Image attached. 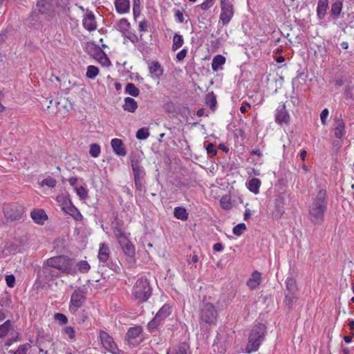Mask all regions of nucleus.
Returning a JSON list of instances; mask_svg holds the SVG:
<instances>
[{"label": "nucleus", "instance_id": "1", "mask_svg": "<svg viewBox=\"0 0 354 354\" xmlns=\"http://www.w3.org/2000/svg\"><path fill=\"white\" fill-rule=\"evenodd\" d=\"M327 203L326 190L320 189L309 207L310 218L313 223L319 224L324 221Z\"/></svg>", "mask_w": 354, "mask_h": 354}, {"label": "nucleus", "instance_id": "2", "mask_svg": "<svg viewBox=\"0 0 354 354\" xmlns=\"http://www.w3.org/2000/svg\"><path fill=\"white\" fill-rule=\"evenodd\" d=\"M46 263L62 274L75 275L76 274L75 261L65 255L53 257L46 260Z\"/></svg>", "mask_w": 354, "mask_h": 354}, {"label": "nucleus", "instance_id": "3", "mask_svg": "<svg viewBox=\"0 0 354 354\" xmlns=\"http://www.w3.org/2000/svg\"><path fill=\"white\" fill-rule=\"evenodd\" d=\"M266 326L263 324H255L249 335L246 353H251L257 351L265 339Z\"/></svg>", "mask_w": 354, "mask_h": 354}, {"label": "nucleus", "instance_id": "4", "mask_svg": "<svg viewBox=\"0 0 354 354\" xmlns=\"http://www.w3.org/2000/svg\"><path fill=\"white\" fill-rule=\"evenodd\" d=\"M130 158L136 188L137 190L142 192L145 189L146 184V172L142 166V158L137 155H131Z\"/></svg>", "mask_w": 354, "mask_h": 354}, {"label": "nucleus", "instance_id": "5", "mask_svg": "<svg viewBox=\"0 0 354 354\" xmlns=\"http://www.w3.org/2000/svg\"><path fill=\"white\" fill-rule=\"evenodd\" d=\"M199 317L201 323L215 326L217 322L218 310L214 304L203 302L200 306Z\"/></svg>", "mask_w": 354, "mask_h": 354}, {"label": "nucleus", "instance_id": "6", "mask_svg": "<svg viewBox=\"0 0 354 354\" xmlns=\"http://www.w3.org/2000/svg\"><path fill=\"white\" fill-rule=\"evenodd\" d=\"M132 294L140 302H145L151 295V288L147 278L138 279L132 289Z\"/></svg>", "mask_w": 354, "mask_h": 354}, {"label": "nucleus", "instance_id": "7", "mask_svg": "<svg viewBox=\"0 0 354 354\" xmlns=\"http://www.w3.org/2000/svg\"><path fill=\"white\" fill-rule=\"evenodd\" d=\"M86 297V289L84 287L77 288L71 296L69 310L75 313L82 307Z\"/></svg>", "mask_w": 354, "mask_h": 354}, {"label": "nucleus", "instance_id": "8", "mask_svg": "<svg viewBox=\"0 0 354 354\" xmlns=\"http://www.w3.org/2000/svg\"><path fill=\"white\" fill-rule=\"evenodd\" d=\"M57 201L60 203L62 209L64 212L71 215L76 221H81L82 219V215L78 209L73 205L69 197L59 196Z\"/></svg>", "mask_w": 354, "mask_h": 354}, {"label": "nucleus", "instance_id": "9", "mask_svg": "<svg viewBox=\"0 0 354 354\" xmlns=\"http://www.w3.org/2000/svg\"><path fill=\"white\" fill-rule=\"evenodd\" d=\"M97 257L102 266H106L114 271L119 268L116 264L110 260V250L104 243L100 244Z\"/></svg>", "mask_w": 354, "mask_h": 354}, {"label": "nucleus", "instance_id": "10", "mask_svg": "<svg viewBox=\"0 0 354 354\" xmlns=\"http://www.w3.org/2000/svg\"><path fill=\"white\" fill-rule=\"evenodd\" d=\"M234 16L232 0H221V14L219 19L223 25H227Z\"/></svg>", "mask_w": 354, "mask_h": 354}, {"label": "nucleus", "instance_id": "11", "mask_svg": "<svg viewBox=\"0 0 354 354\" xmlns=\"http://www.w3.org/2000/svg\"><path fill=\"white\" fill-rule=\"evenodd\" d=\"M99 337L102 345L106 351L113 354H118L120 353V350L113 341V337L106 332L100 331Z\"/></svg>", "mask_w": 354, "mask_h": 354}, {"label": "nucleus", "instance_id": "12", "mask_svg": "<svg viewBox=\"0 0 354 354\" xmlns=\"http://www.w3.org/2000/svg\"><path fill=\"white\" fill-rule=\"evenodd\" d=\"M290 119V116L286 110L285 104H280L276 109L275 122L281 125L283 124H288Z\"/></svg>", "mask_w": 354, "mask_h": 354}, {"label": "nucleus", "instance_id": "13", "mask_svg": "<svg viewBox=\"0 0 354 354\" xmlns=\"http://www.w3.org/2000/svg\"><path fill=\"white\" fill-rule=\"evenodd\" d=\"M83 27L88 31H93L97 28V22L94 13L89 10H86V15L82 19Z\"/></svg>", "mask_w": 354, "mask_h": 354}, {"label": "nucleus", "instance_id": "14", "mask_svg": "<svg viewBox=\"0 0 354 354\" xmlns=\"http://www.w3.org/2000/svg\"><path fill=\"white\" fill-rule=\"evenodd\" d=\"M167 354H191V350L187 343L181 342L174 347L168 348Z\"/></svg>", "mask_w": 354, "mask_h": 354}, {"label": "nucleus", "instance_id": "15", "mask_svg": "<svg viewBox=\"0 0 354 354\" xmlns=\"http://www.w3.org/2000/svg\"><path fill=\"white\" fill-rule=\"evenodd\" d=\"M42 276L47 281H50L61 277V274L59 271L46 263L43 266Z\"/></svg>", "mask_w": 354, "mask_h": 354}, {"label": "nucleus", "instance_id": "16", "mask_svg": "<svg viewBox=\"0 0 354 354\" xmlns=\"http://www.w3.org/2000/svg\"><path fill=\"white\" fill-rule=\"evenodd\" d=\"M111 145L115 155L121 157H124L127 155V151L121 139H112L111 141Z\"/></svg>", "mask_w": 354, "mask_h": 354}, {"label": "nucleus", "instance_id": "17", "mask_svg": "<svg viewBox=\"0 0 354 354\" xmlns=\"http://www.w3.org/2000/svg\"><path fill=\"white\" fill-rule=\"evenodd\" d=\"M30 217L38 225H44L48 220V216L42 209H33L30 212Z\"/></svg>", "mask_w": 354, "mask_h": 354}, {"label": "nucleus", "instance_id": "18", "mask_svg": "<svg viewBox=\"0 0 354 354\" xmlns=\"http://www.w3.org/2000/svg\"><path fill=\"white\" fill-rule=\"evenodd\" d=\"M286 286L287 290L290 292L286 295V301H287L289 300V302H291L294 298V293L297 290L296 280L292 277H287L286 280Z\"/></svg>", "mask_w": 354, "mask_h": 354}, {"label": "nucleus", "instance_id": "19", "mask_svg": "<svg viewBox=\"0 0 354 354\" xmlns=\"http://www.w3.org/2000/svg\"><path fill=\"white\" fill-rule=\"evenodd\" d=\"M261 281V274L259 272L255 270L252 273L246 283L250 289L254 290L258 288Z\"/></svg>", "mask_w": 354, "mask_h": 354}, {"label": "nucleus", "instance_id": "20", "mask_svg": "<svg viewBox=\"0 0 354 354\" xmlns=\"http://www.w3.org/2000/svg\"><path fill=\"white\" fill-rule=\"evenodd\" d=\"M113 232L120 245L130 241L129 240V234L124 232L118 225L113 226Z\"/></svg>", "mask_w": 354, "mask_h": 354}, {"label": "nucleus", "instance_id": "21", "mask_svg": "<svg viewBox=\"0 0 354 354\" xmlns=\"http://www.w3.org/2000/svg\"><path fill=\"white\" fill-rule=\"evenodd\" d=\"M333 130L335 136L337 138L341 139L345 135V124L341 118L335 120Z\"/></svg>", "mask_w": 354, "mask_h": 354}, {"label": "nucleus", "instance_id": "22", "mask_svg": "<svg viewBox=\"0 0 354 354\" xmlns=\"http://www.w3.org/2000/svg\"><path fill=\"white\" fill-rule=\"evenodd\" d=\"M285 199L282 196H279L275 199V209L273 215L276 218H280L284 214Z\"/></svg>", "mask_w": 354, "mask_h": 354}, {"label": "nucleus", "instance_id": "23", "mask_svg": "<svg viewBox=\"0 0 354 354\" xmlns=\"http://www.w3.org/2000/svg\"><path fill=\"white\" fill-rule=\"evenodd\" d=\"M115 7L116 11L120 14H124L129 12L130 1L129 0H115Z\"/></svg>", "mask_w": 354, "mask_h": 354}, {"label": "nucleus", "instance_id": "24", "mask_svg": "<svg viewBox=\"0 0 354 354\" xmlns=\"http://www.w3.org/2000/svg\"><path fill=\"white\" fill-rule=\"evenodd\" d=\"M328 7V0H318L317 15L319 19H323L324 18Z\"/></svg>", "mask_w": 354, "mask_h": 354}, {"label": "nucleus", "instance_id": "25", "mask_svg": "<svg viewBox=\"0 0 354 354\" xmlns=\"http://www.w3.org/2000/svg\"><path fill=\"white\" fill-rule=\"evenodd\" d=\"M122 107L124 111L134 113L138 109V103L133 98L127 97L124 98V103Z\"/></svg>", "mask_w": 354, "mask_h": 354}, {"label": "nucleus", "instance_id": "26", "mask_svg": "<svg viewBox=\"0 0 354 354\" xmlns=\"http://www.w3.org/2000/svg\"><path fill=\"white\" fill-rule=\"evenodd\" d=\"M36 9L41 14L49 15L51 12V6L48 2L40 0L36 4Z\"/></svg>", "mask_w": 354, "mask_h": 354}, {"label": "nucleus", "instance_id": "27", "mask_svg": "<svg viewBox=\"0 0 354 354\" xmlns=\"http://www.w3.org/2000/svg\"><path fill=\"white\" fill-rule=\"evenodd\" d=\"M342 1L340 0H337L331 5V8L330 10V15H332L334 18L337 19L342 12Z\"/></svg>", "mask_w": 354, "mask_h": 354}, {"label": "nucleus", "instance_id": "28", "mask_svg": "<svg viewBox=\"0 0 354 354\" xmlns=\"http://www.w3.org/2000/svg\"><path fill=\"white\" fill-rule=\"evenodd\" d=\"M261 180L259 178H252L247 183L248 189L254 194L259 192V187L261 186Z\"/></svg>", "mask_w": 354, "mask_h": 354}, {"label": "nucleus", "instance_id": "29", "mask_svg": "<svg viewBox=\"0 0 354 354\" xmlns=\"http://www.w3.org/2000/svg\"><path fill=\"white\" fill-rule=\"evenodd\" d=\"M142 331V328L140 326H136L133 327H131L127 334L126 337L130 341L136 339L139 337V335L141 334Z\"/></svg>", "mask_w": 354, "mask_h": 354}, {"label": "nucleus", "instance_id": "30", "mask_svg": "<svg viewBox=\"0 0 354 354\" xmlns=\"http://www.w3.org/2000/svg\"><path fill=\"white\" fill-rule=\"evenodd\" d=\"M171 313V307L168 304H164L160 309L158 311L156 317L160 320L163 321Z\"/></svg>", "mask_w": 354, "mask_h": 354}, {"label": "nucleus", "instance_id": "31", "mask_svg": "<svg viewBox=\"0 0 354 354\" xmlns=\"http://www.w3.org/2000/svg\"><path fill=\"white\" fill-rule=\"evenodd\" d=\"M225 63V58L221 55H216L212 62V68L214 71H217L222 65Z\"/></svg>", "mask_w": 354, "mask_h": 354}, {"label": "nucleus", "instance_id": "32", "mask_svg": "<svg viewBox=\"0 0 354 354\" xmlns=\"http://www.w3.org/2000/svg\"><path fill=\"white\" fill-rule=\"evenodd\" d=\"M13 329L12 323L10 320H6L3 324H0V337H6L9 332Z\"/></svg>", "mask_w": 354, "mask_h": 354}, {"label": "nucleus", "instance_id": "33", "mask_svg": "<svg viewBox=\"0 0 354 354\" xmlns=\"http://www.w3.org/2000/svg\"><path fill=\"white\" fill-rule=\"evenodd\" d=\"M149 72L153 74L156 78L158 79L162 75V70L161 66L158 62H153L149 67Z\"/></svg>", "mask_w": 354, "mask_h": 354}, {"label": "nucleus", "instance_id": "34", "mask_svg": "<svg viewBox=\"0 0 354 354\" xmlns=\"http://www.w3.org/2000/svg\"><path fill=\"white\" fill-rule=\"evenodd\" d=\"M174 215L177 219L186 221L188 218V213L187 210L182 207H176L174 210Z\"/></svg>", "mask_w": 354, "mask_h": 354}, {"label": "nucleus", "instance_id": "35", "mask_svg": "<svg viewBox=\"0 0 354 354\" xmlns=\"http://www.w3.org/2000/svg\"><path fill=\"white\" fill-rule=\"evenodd\" d=\"M171 49L173 51L177 50L184 44V39L181 35L175 33L173 37Z\"/></svg>", "mask_w": 354, "mask_h": 354}, {"label": "nucleus", "instance_id": "36", "mask_svg": "<svg viewBox=\"0 0 354 354\" xmlns=\"http://www.w3.org/2000/svg\"><path fill=\"white\" fill-rule=\"evenodd\" d=\"M205 103L212 110H215L217 102L216 95L213 92H211L207 95Z\"/></svg>", "mask_w": 354, "mask_h": 354}, {"label": "nucleus", "instance_id": "37", "mask_svg": "<svg viewBox=\"0 0 354 354\" xmlns=\"http://www.w3.org/2000/svg\"><path fill=\"white\" fill-rule=\"evenodd\" d=\"M75 266H76V273L77 272V271H79L82 273H86L91 269V266H90L89 263L86 261H84V260L80 261L77 263H75Z\"/></svg>", "mask_w": 354, "mask_h": 354}, {"label": "nucleus", "instance_id": "38", "mask_svg": "<svg viewBox=\"0 0 354 354\" xmlns=\"http://www.w3.org/2000/svg\"><path fill=\"white\" fill-rule=\"evenodd\" d=\"M97 60L103 66H109L111 63L107 55L101 50H98Z\"/></svg>", "mask_w": 354, "mask_h": 354}, {"label": "nucleus", "instance_id": "39", "mask_svg": "<svg viewBox=\"0 0 354 354\" xmlns=\"http://www.w3.org/2000/svg\"><path fill=\"white\" fill-rule=\"evenodd\" d=\"M125 93L133 96L138 97L140 94L139 89L133 83H127L125 86Z\"/></svg>", "mask_w": 354, "mask_h": 354}, {"label": "nucleus", "instance_id": "40", "mask_svg": "<svg viewBox=\"0 0 354 354\" xmlns=\"http://www.w3.org/2000/svg\"><path fill=\"white\" fill-rule=\"evenodd\" d=\"M162 322L161 320H160L158 317L156 316L153 317V319H151L148 324H147V330L150 333H153L156 331L158 326H160V323Z\"/></svg>", "mask_w": 354, "mask_h": 354}, {"label": "nucleus", "instance_id": "41", "mask_svg": "<svg viewBox=\"0 0 354 354\" xmlns=\"http://www.w3.org/2000/svg\"><path fill=\"white\" fill-rule=\"evenodd\" d=\"M123 252L129 257H133L135 254V248L133 245L130 242H127L120 245Z\"/></svg>", "mask_w": 354, "mask_h": 354}, {"label": "nucleus", "instance_id": "42", "mask_svg": "<svg viewBox=\"0 0 354 354\" xmlns=\"http://www.w3.org/2000/svg\"><path fill=\"white\" fill-rule=\"evenodd\" d=\"M99 74V69L97 66L90 65L87 66L86 76L89 79H95Z\"/></svg>", "mask_w": 354, "mask_h": 354}, {"label": "nucleus", "instance_id": "43", "mask_svg": "<svg viewBox=\"0 0 354 354\" xmlns=\"http://www.w3.org/2000/svg\"><path fill=\"white\" fill-rule=\"evenodd\" d=\"M118 30L120 31L122 33H125L128 31V29L129 28L130 24L129 23L128 20L127 19H121L118 22Z\"/></svg>", "mask_w": 354, "mask_h": 354}, {"label": "nucleus", "instance_id": "44", "mask_svg": "<svg viewBox=\"0 0 354 354\" xmlns=\"http://www.w3.org/2000/svg\"><path fill=\"white\" fill-rule=\"evenodd\" d=\"M101 153V148L98 144H91L89 149V154L93 158H97Z\"/></svg>", "mask_w": 354, "mask_h": 354}, {"label": "nucleus", "instance_id": "45", "mask_svg": "<svg viewBox=\"0 0 354 354\" xmlns=\"http://www.w3.org/2000/svg\"><path fill=\"white\" fill-rule=\"evenodd\" d=\"M62 333L64 335H66L69 339L73 340L75 339V331L74 328L72 326H66L63 328Z\"/></svg>", "mask_w": 354, "mask_h": 354}, {"label": "nucleus", "instance_id": "46", "mask_svg": "<svg viewBox=\"0 0 354 354\" xmlns=\"http://www.w3.org/2000/svg\"><path fill=\"white\" fill-rule=\"evenodd\" d=\"M77 195L83 200L86 199L88 197V190L84 187L81 186L79 187H75Z\"/></svg>", "mask_w": 354, "mask_h": 354}, {"label": "nucleus", "instance_id": "47", "mask_svg": "<svg viewBox=\"0 0 354 354\" xmlns=\"http://www.w3.org/2000/svg\"><path fill=\"white\" fill-rule=\"evenodd\" d=\"M57 181L52 177H48L42 180L41 185L42 186H47L50 188H53L56 186Z\"/></svg>", "mask_w": 354, "mask_h": 354}, {"label": "nucleus", "instance_id": "48", "mask_svg": "<svg viewBox=\"0 0 354 354\" xmlns=\"http://www.w3.org/2000/svg\"><path fill=\"white\" fill-rule=\"evenodd\" d=\"M149 136L148 129L145 128L139 129L136 132V138L138 140H145Z\"/></svg>", "mask_w": 354, "mask_h": 354}, {"label": "nucleus", "instance_id": "49", "mask_svg": "<svg viewBox=\"0 0 354 354\" xmlns=\"http://www.w3.org/2000/svg\"><path fill=\"white\" fill-rule=\"evenodd\" d=\"M246 230L245 223H239L233 227L232 232L236 236H241Z\"/></svg>", "mask_w": 354, "mask_h": 354}, {"label": "nucleus", "instance_id": "50", "mask_svg": "<svg viewBox=\"0 0 354 354\" xmlns=\"http://www.w3.org/2000/svg\"><path fill=\"white\" fill-rule=\"evenodd\" d=\"M54 319L58 321L61 324H66L68 322L67 317L60 313H57L54 315Z\"/></svg>", "mask_w": 354, "mask_h": 354}, {"label": "nucleus", "instance_id": "51", "mask_svg": "<svg viewBox=\"0 0 354 354\" xmlns=\"http://www.w3.org/2000/svg\"><path fill=\"white\" fill-rule=\"evenodd\" d=\"M221 207L224 209H230L232 207L230 201L227 197H222L220 200Z\"/></svg>", "mask_w": 354, "mask_h": 354}, {"label": "nucleus", "instance_id": "52", "mask_svg": "<svg viewBox=\"0 0 354 354\" xmlns=\"http://www.w3.org/2000/svg\"><path fill=\"white\" fill-rule=\"evenodd\" d=\"M30 348V344L28 343L20 345L14 354H26L28 350Z\"/></svg>", "mask_w": 354, "mask_h": 354}, {"label": "nucleus", "instance_id": "53", "mask_svg": "<svg viewBox=\"0 0 354 354\" xmlns=\"http://www.w3.org/2000/svg\"><path fill=\"white\" fill-rule=\"evenodd\" d=\"M215 3V0H205L204 2H203L201 4H200L198 6L203 10H207L209 8H210Z\"/></svg>", "mask_w": 354, "mask_h": 354}, {"label": "nucleus", "instance_id": "54", "mask_svg": "<svg viewBox=\"0 0 354 354\" xmlns=\"http://www.w3.org/2000/svg\"><path fill=\"white\" fill-rule=\"evenodd\" d=\"M11 304H12V299L9 297H6V298H2L0 300V306H1V307L10 308H11Z\"/></svg>", "mask_w": 354, "mask_h": 354}, {"label": "nucleus", "instance_id": "55", "mask_svg": "<svg viewBox=\"0 0 354 354\" xmlns=\"http://www.w3.org/2000/svg\"><path fill=\"white\" fill-rule=\"evenodd\" d=\"M207 153L211 156H215L217 154V150L212 143H209L205 147Z\"/></svg>", "mask_w": 354, "mask_h": 354}, {"label": "nucleus", "instance_id": "56", "mask_svg": "<svg viewBox=\"0 0 354 354\" xmlns=\"http://www.w3.org/2000/svg\"><path fill=\"white\" fill-rule=\"evenodd\" d=\"M6 284L8 287L12 288L15 286V277L13 274H9L6 276L5 278Z\"/></svg>", "mask_w": 354, "mask_h": 354}, {"label": "nucleus", "instance_id": "57", "mask_svg": "<svg viewBox=\"0 0 354 354\" xmlns=\"http://www.w3.org/2000/svg\"><path fill=\"white\" fill-rule=\"evenodd\" d=\"M174 17L178 23L184 22V16L182 11L178 9H174Z\"/></svg>", "mask_w": 354, "mask_h": 354}, {"label": "nucleus", "instance_id": "58", "mask_svg": "<svg viewBox=\"0 0 354 354\" xmlns=\"http://www.w3.org/2000/svg\"><path fill=\"white\" fill-rule=\"evenodd\" d=\"M16 208H17V212L16 214H8V216L9 217H10L12 219H14V220L19 218L24 213V208L22 207H16Z\"/></svg>", "mask_w": 354, "mask_h": 354}, {"label": "nucleus", "instance_id": "59", "mask_svg": "<svg viewBox=\"0 0 354 354\" xmlns=\"http://www.w3.org/2000/svg\"><path fill=\"white\" fill-rule=\"evenodd\" d=\"M329 115V111L327 109H324L320 113V120L323 125L326 124V119Z\"/></svg>", "mask_w": 354, "mask_h": 354}, {"label": "nucleus", "instance_id": "60", "mask_svg": "<svg viewBox=\"0 0 354 354\" xmlns=\"http://www.w3.org/2000/svg\"><path fill=\"white\" fill-rule=\"evenodd\" d=\"M187 53V49L183 48L180 52H178L176 55V59L178 61H183L186 57Z\"/></svg>", "mask_w": 354, "mask_h": 354}, {"label": "nucleus", "instance_id": "61", "mask_svg": "<svg viewBox=\"0 0 354 354\" xmlns=\"http://www.w3.org/2000/svg\"><path fill=\"white\" fill-rule=\"evenodd\" d=\"M147 27H148V24H147V21L142 20V21L139 22L138 30L140 32H147Z\"/></svg>", "mask_w": 354, "mask_h": 354}, {"label": "nucleus", "instance_id": "62", "mask_svg": "<svg viewBox=\"0 0 354 354\" xmlns=\"http://www.w3.org/2000/svg\"><path fill=\"white\" fill-rule=\"evenodd\" d=\"M251 107V105L250 103L247 102H243V103L241 104V106L240 107V111L242 113H245V112L248 111V109H250Z\"/></svg>", "mask_w": 354, "mask_h": 354}, {"label": "nucleus", "instance_id": "63", "mask_svg": "<svg viewBox=\"0 0 354 354\" xmlns=\"http://www.w3.org/2000/svg\"><path fill=\"white\" fill-rule=\"evenodd\" d=\"M353 93H354V91H353V88L352 86H346L345 91H344V95L347 97H352L353 95Z\"/></svg>", "mask_w": 354, "mask_h": 354}, {"label": "nucleus", "instance_id": "64", "mask_svg": "<svg viewBox=\"0 0 354 354\" xmlns=\"http://www.w3.org/2000/svg\"><path fill=\"white\" fill-rule=\"evenodd\" d=\"M224 250V247L221 243H216L213 245V250L214 252H221Z\"/></svg>", "mask_w": 354, "mask_h": 354}]
</instances>
